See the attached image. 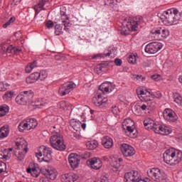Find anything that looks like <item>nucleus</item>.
<instances>
[{
  "mask_svg": "<svg viewBox=\"0 0 182 182\" xmlns=\"http://www.w3.org/2000/svg\"><path fill=\"white\" fill-rule=\"evenodd\" d=\"M160 20L164 25H177L180 21L178 10L172 9L164 11L161 16Z\"/></svg>",
  "mask_w": 182,
  "mask_h": 182,
  "instance_id": "obj_1",
  "label": "nucleus"
},
{
  "mask_svg": "<svg viewBox=\"0 0 182 182\" xmlns=\"http://www.w3.org/2000/svg\"><path fill=\"white\" fill-rule=\"evenodd\" d=\"M50 146L53 149L63 151L66 149V145L63 143V136L59 133V131L53 130L52 136L50 138Z\"/></svg>",
  "mask_w": 182,
  "mask_h": 182,
  "instance_id": "obj_2",
  "label": "nucleus"
},
{
  "mask_svg": "<svg viewBox=\"0 0 182 182\" xmlns=\"http://www.w3.org/2000/svg\"><path fill=\"white\" fill-rule=\"evenodd\" d=\"M122 129L125 131V134L128 137L134 139L137 137V129L134 125V121L130 118H127L122 122Z\"/></svg>",
  "mask_w": 182,
  "mask_h": 182,
  "instance_id": "obj_3",
  "label": "nucleus"
},
{
  "mask_svg": "<svg viewBox=\"0 0 182 182\" xmlns=\"http://www.w3.org/2000/svg\"><path fill=\"white\" fill-rule=\"evenodd\" d=\"M147 175L150 178L156 182H167V175L161 172L158 168H149L147 171Z\"/></svg>",
  "mask_w": 182,
  "mask_h": 182,
  "instance_id": "obj_4",
  "label": "nucleus"
},
{
  "mask_svg": "<svg viewBox=\"0 0 182 182\" xmlns=\"http://www.w3.org/2000/svg\"><path fill=\"white\" fill-rule=\"evenodd\" d=\"M35 93L32 90L23 91L16 97L18 105L25 106L26 103H32Z\"/></svg>",
  "mask_w": 182,
  "mask_h": 182,
  "instance_id": "obj_5",
  "label": "nucleus"
},
{
  "mask_svg": "<svg viewBox=\"0 0 182 182\" xmlns=\"http://www.w3.org/2000/svg\"><path fill=\"white\" fill-rule=\"evenodd\" d=\"M37 158L41 159L46 163H49L52 160V151L50 148H48L45 146H40L37 152H36Z\"/></svg>",
  "mask_w": 182,
  "mask_h": 182,
  "instance_id": "obj_6",
  "label": "nucleus"
},
{
  "mask_svg": "<svg viewBox=\"0 0 182 182\" xmlns=\"http://www.w3.org/2000/svg\"><path fill=\"white\" fill-rule=\"evenodd\" d=\"M60 21L62 22V24L55 25V35L59 36L60 35V33H62L63 26L64 30L66 32H70V21L69 20V17H68L66 14H63V16H61Z\"/></svg>",
  "mask_w": 182,
  "mask_h": 182,
  "instance_id": "obj_7",
  "label": "nucleus"
},
{
  "mask_svg": "<svg viewBox=\"0 0 182 182\" xmlns=\"http://www.w3.org/2000/svg\"><path fill=\"white\" fill-rule=\"evenodd\" d=\"M42 174L46 176L47 178H43L40 180L41 182H50V180H55L56 178V176H58V172H56V169L52 167H48L42 171ZM49 178V179H48Z\"/></svg>",
  "mask_w": 182,
  "mask_h": 182,
  "instance_id": "obj_8",
  "label": "nucleus"
},
{
  "mask_svg": "<svg viewBox=\"0 0 182 182\" xmlns=\"http://www.w3.org/2000/svg\"><path fill=\"white\" fill-rule=\"evenodd\" d=\"M75 87H76L75 82L68 81L60 87L58 93L60 96H66V95H69Z\"/></svg>",
  "mask_w": 182,
  "mask_h": 182,
  "instance_id": "obj_9",
  "label": "nucleus"
},
{
  "mask_svg": "<svg viewBox=\"0 0 182 182\" xmlns=\"http://www.w3.org/2000/svg\"><path fill=\"white\" fill-rule=\"evenodd\" d=\"M141 21H143V17L141 16H138L136 17H134L127 21L126 26L129 31L134 32L137 31V28H139V25H140V22H141Z\"/></svg>",
  "mask_w": 182,
  "mask_h": 182,
  "instance_id": "obj_10",
  "label": "nucleus"
},
{
  "mask_svg": "<svg viewBox=\"0 0 182 182\" xmlns=\"http://www.w3.org/2000/svg\"><path fill=\"white\" fill-rule=\"evenodd\" d=\"M1 50L9 55V56H11V55H19V53L22 52V49L21 48L14 47L8 44L2 46Z\"/></svg>",
  "mask_w": 182,
  "mask_h": 182,
  "instance_id": "obj_11",
  "label": "nucleus"
},
{
  "mask_svg": "<svg viewBox=\"0 0 182 182\" xmlns=\"http://www.w3.org/2000/svg\"><path fill=\"white\" fill-rule=\"evenodd\" d=\"M120 150L124 157H133V156L136 154V150L134 148L127 144H121Z\"/></svg>",
  "mask_w": 182,
  "mask_h": 182,
  "instance_id": "obj_12",
  "label": "nucleus"
},
{
  "mask_svg": "<svg viewBox=\"0 0 182 182\" xmlns=\"http://www.w3.org/2000/svg\"><path fill=\"white\" fill-rule=\"evenodd\" d=\"M161 48H163L161 43L153 42L146 45L144 50L146 53L154 54L157 53Z\"/></svg>",
  "mask_w": 182,
  "mask_h": 182,
  "instance_id": "obj_13",
  "label": "nucleus"
},
{
  "mask_svg": "<svg viewBox=\"0 0 182 182\" xmlns=\"http://www.w3.org/2000/svg\"><path fill=\"white\" fill-rule=\"evenodd\" d=\"M163 114L164 119H165L166 122H170V123H174L178 119L177 114H176L174 111L168 108L164 109Z\"/></svg>",
  "mask_w": 182,
  "mask_h": 182,
  "instance_id": "obj_14",
  "label": "nucleus"
},
{
  "mask_svg": "<svg viewBox=\"0 0 182 182\" xmlns=\"http://www.w3.org/2000/svg\"><path fill=\"white\" fill-rule=\"evenodd\" d=\"M176 153H177L176 149L174 148H170L164 153V161L166 164L172 165L173 159L176 156Z\"/></svg>",
  "mask_w": 182,
  "mask_h": 182,
  "instance_id": "obj_15",
  "label": "nucleus"
},
{
  "mask_svg": "<svg viewBox=\"0 0 182 182\" xmlns=\"http://www.w3.org/2000/svg\"><path fill=\"white\" fill-rule=\"evenodd\" d=\"M136 95H138V97L139 99H142V100H144V102H150L153 100L154 97H156V96H154V95L151 94L150 92L146 91L145 92L143 90H137Z\"/></svg>",
  "mask_w": 182,
  "mask_h": 182,
  "instance_id": "obj_16",
  "label": "nucleus"
},
{
  "mask_svg": "<svg viewBox=\"0 0 182 182\" xmlns=\"http://www.w3.org/2000/svg\"><path fill=\"white\" fill-rule=\"evenodd\" d=\"M87 165L94 170H99L102 168V166H103L102 164V160L96 157L87 160Z\"/></svg>",
  "mask_w": 182,
  "mask_h": 182,
  "instance_id": "obj_17",
  "label": "nucleus"
},
{
  "mask_svg": "<svg viewBox=\"0 0 182 182\" xmlns=\"http://www.w3.org/2000/svg\"><path fill=\"white\" fill-rule=\"evenodd\" d=\"M140 177L137 171H132L124 174L125 182H138Z\"/></svg>",
  "mask_w": 182,
  "mask_h": 182,
  "instance_id": "obj_18",
  "label": "nucleus"
},
{
  "mask_svg": "<svg viewBox=\"0 0 182 182\" xmlns=\"http://www.w3.org/2000/svg\"><path fill=\"white\" fill-rule=\"evenodd\" d=\"M154 132L158 134H162V136H166L171 133V129L168 127H163L161 124L155 125V129Z\"/></svg>",
  "mask_w": 182,
  "mask_h": 182,
  "instance_id": "obj_19",
  "label": "nucleus"
},
{
  "mask_svg": "<svg viewBox=\"0 0 182 182\" xmlns=\"http://www.w3.org/2000/svg\"><path fill=\"white\" fill-rule=\"evenodd\" d=\"M68 161L72 168H77L80 163V159L79 156L75 154H70L68 156Z\"/></svg>",
  "mask_w": 182,
  "mask_h": 182,
  "instance_id": "obj_20",
  "label": "nucleus"
},
{
  "mask_svg": "<svg viewBox=\"0 0 182 182\" xmlns=\"http://www.w3.org/2000/svg\"><path fill=\"white\" fill-rule=\"evenodd\" d=\"M79 178V176L73 173H65L61 176L62 182H75Z\"/></svg>",
  "mask_w": 182,
  "mask_h": 182,
  "instance_id": "obj_21",
  "label": "nucleus"
},
{
  "mask_svg": "<svg viewBox=\"0 0 182 182\" xmlns=\"http://www.w3.org/2000/svg\"><path fill=\"white\" fill-rule=\"evenodd\" d=\"M107 102V98H104L102 97V94H98L97 96L92 97V103L95 104L97 107H100L102 105H105Z\"/></svg>",
  "mask_w": 182,
  "mask_h": 182,
  "instance_id": "obj_22",
  "label": "nucleus"
},
{
  "mask_svg": "<svg viewBox=\"0 0 182 182\" xmlns=\"http://www.w3.org/2000/svg\"><path fill=\"white\" fill-rule=\"evenodd\" d=\"M102 144L105 149H112L113 147V139L109 136H103L102 139Z\"/></svg>",
  "mask_w": 182,
  "mask_h": 182,
  "instance_id": "obj_23",
  "label": "nucleus"
},
{
  "mask_svg": "<svg viewBox=\"0 0 182 182\" xmlns=\"http://www.w3.org/2000/svg\"><path fill=\"white\" fill-rule=\"evenodd\" d=\"M15 150H28V142L23 139H21L16 142Z\"/></svg>",
  "mask_w": 182,
  "mask_h": 182,
  "instance_id": "obj_24",
  "label": "nucleus"
},
{
  "mask_svg": "<svg viewBox=\"0 0 182 182\" xmlns=\"http://www.w3.org/2000/svg\"><path fill=\"white\" fill-rule=\"evenodd\" d=\"M37 80H39V73H33L26 79V82L28 83V85L35 83V82H37Z\"/></svg>",
  "mask_w": 182,
  "mask_h": 182,
  "instance_id": "obj_25",
  "label": "nucleus"
},
{
  "mask_svg": "<svg viewBox=\"0 0 182 182\" xmlns=\"http://www.w3.org/2000/svg\"><path fill=\"white\" fill-rule=\"evenodd\" d=\"M182 160V151L180 150L176 149V154L174 155L173 159H172V165L171 166H176L181 163Z\"/></svg>",
  "mask_w": 182,
  "mask_h": 182,
  "instance_id": "obj_26",
  "label": "nucleus"
},
{
  "mask_svg": "<svg viewBox=\"0 0 182 182\" xmlns=\"http://www.w3.org/2000/svg\"><path fill=\"white\" fill-rule=\"evenodd\" d=\"M144 125L145 126V127H147L149 130L154 131L156 126H157V124H155L154 120L151 119V118H146L144 121Z\"/></svg>",
  "mask_w": 182,
  "mask_h": 182,
  "instance_id": "obj_27",
  "label": "nucleus"
},
{
  "mask_svg": "<svg viewBox=\"0 0 182 182\" xmlns=\"http://www.w3.org/2000/svg\"><path fill=\"white\" fill-rule=\"evenodd\" d=\"M28 153V150H19V149H15L14 151V156L17 158L18 160L20 161L23 160L25 159V154Z\"/></svg>",
  "mask_w": 182,
  "mask_h": 182,
  "instance_id": "obj_28",
  "label": "nucleus"
},
{
  "mask_svg": "<svg viewBox=\"0 0 182 182\" xmlns=\"http://www.w3.org/2000/svg\"><path fill=\"white\" fill-rule=\"evenodd\" d=\"M161 29V27L154 28L151 31V33L154 35V38H156L157 41H163L164 39L163 38V32L160 31L159 32V30Z\"/></svg>",
  "mask_w": 182,
  "mask_h": 182,
  "instance_id": "obj_29",
  "label": "nucleus"
},
{
  "mask_svg": "<svg viewBox=\"0 0 182 182\" xmlns=\"http://www.w3.org/2000/svg\"><path fill=\"white\" fill-rule=\"evenodd\" d=\"M99 90H101L102 93H105V92H107L109 90L112 92V84L109 82H104L100 85Z\"/></svg>",
  "mask_w": 182,
  "mask_h": 182,
  "instance_id": "obj_30",
  "label": "nucleus"
},
{
  "mask_svg": "<svg viewBox=\"0 0 182 182\" xmlns=\"http://www.w3.org/2000/svg\"><path fill=\"white\" fill-rule=\"evenodd\" d=\"M122 164H123V159L122 158L113 159L111 162V166L114 168H120Z\"/></svg>",
  "mask_w": 182,
  "mask_h": 182,
  "instance_id": "obj_31",
  "label": "nucleus"
},
{
  "mask_svg": "<svg viewBox=\"0 0 182 182\" xmlns=\"http://www.w3.org/2000/svg\"><path fill=\"white\" fill-rule=\"evenodd\" d=\"M27 126L28 127V130L32 129H36L38 126V121L36 119H27Z\"/></svg>",
  "mask_w": 182,
  "mask_h": 182,
  "instance_id": "obj_32",
  "label": "nucleus"
},
{
  "mask_svg": "<svg viewBox=\"0 0 182 182\" xmlns=\"http://www.w3.org/2000/svg\"><path fill=\"white\" fill-rule=\"evenodd\" d=\"M70 126L75 130V132H79L80 130V126H82V122L76 121L75 119L70 120Z\"/></svg>",
  "mask_w": 182,
  "mask_h": 182,
  "instance_id": "obj_33",
  "label": "nucleus"
},
{
  "mask_svg": "<svg viewBox=\"0 0 182 182\" xmlns=\"http://www.w3.org/2000/svg\"><path fill=\"white\" fill-rule=\"evenodd\" d=\"M99 146V142L96 140L90 141L86 143V146L88 150H95Z\"/></svg>",
  "mask_w": 182,
  "mask_h": 182,
  "instance_id": "obj_34",
  "label": "nucleus"
},
{
  "mask_svg": "<svg viewBox=\"0 0 182 182\" xmlns=\"http://www.w3.org/2000/svg\"><path fill=\"white\" fill-rule=\"evenodd\" d=\"M9 134V128L8 127H3L0 129V140L8 137Z\"/></svg>",
  "mask_w": 182,
  "mask_h": 182,
  "instance_id": "obj_35",
  "label": "nucleus"
},
{
  "mask_svg": "<svg viewBox=\"0 0 182 182\" xmlns=\"http://www.w3.org/2000/svg\"><path fill=\"white\" fill-rule=\"evenodd\" d=\"M38 66V63L36 61H33V63H30L26 67V73H31L35 68Z\"/></svg>",
  "mask_w": 182,
  "mask_h": 182,
  "instance_id": "obj_36",
  "label": "nucleus"
},
{
  "mask_svg": "<svg viewBox=\"0 0 182 182\" xmlns=\"http://www.w3.org/2000/svg\"><path fill=\"white\" fill-rule=\"evenodd\" d=\"M9 113V107L8 105L0 106V117H4L6 114Z\"/></svg>",
  "mask_w": 182,
  "mask_h": 182,
  "instance_id": "obj_37",
  "label": "nucleus"
},
{
  "mask_svg": "<svg viewBox=\"0 0 182 182\" xmlns=\"http://www.w3.org/2000/svg\"><path fill=\"white\" fill-rule=\"evenodd\" d=\"M19 132H23V130H29L28 127V122L26 120L23 121L18 125Z\"/></svg>",
  "mask_w": 182,
  "mask_h": 182,
  "instance_id": "obj_38",
  "label": "nucleus"
},
{
  "mask_svg": "<svg viewBox=\"0 0 182 182\" xmlns=\"http://www.w3.org/2000/svg\"><path fill=\"white\" fill-rule=\"evenodd\" d=\"M39 174H41V169L37 167L36 166L33 165V167H32V174L31 176L33 177H39Z\"/></svg>",
  "mask_w": 182,
  "mask_h": 182,
  "instance_id": "obj_39",
  "label": "nucleus"
},
{
  "mask_svg": "<svg viewBox=\"0 0 182 182\" xmlns=\"http://www.w3.org/2000/svg\"><path fill=\"white\" fill-rule=\"evenodd\" d=\"M134 109L135 110H142V112H146V110H149V104L145 103L141 105L135 106Z\"/></svg>",
  "mask_w": 182,
  "mask_h": 182,
  "instance_id": "obj_40",
  "label": "nucleus"
},
{
  "mask_svg": "<svg viewBox=\"0 0 182 182\" xmlns=\"http://www.w3.org/2000/svg\"><path fill=\"white\" fill-rule=\"evenodd\" d=\"M112 53L109 51L107 53H98L92 57V59H97V58H106L107 56H112Z\"/></svg>",
  "mask_w": 182,
  "mask_h": 182,
  "instance_id": "obj_41",
  "label": "nucleus"
},
{
  "mask_svg": "<svg viewBox=\"0 0 182 182\" xmlns=\"http://www.w3.org/2000/svg\"><path fill=\"white\" fill-rule=\"evenodd\" d=\"M104 68H105V64L101 63V64L97 65L94 68V72H95V73H97V75H100V73H102V72H103Z\"/></svg>",
  "mask_w": 182,
  "mask_h": 182,
  "instance_id": "obj_42",
  "label": "nucleus"
},
{
  "mask_svg": "<svg viewBox=\"0 0 182 182\" xmlns=\"http://www.w3.org/2000/svg\"><path fill=\"white\" fill-rule=\"evenodd\" d=\"M158 32L160 33V32H162V36L164 39H166V38H168V36L170 35V32L166 28H161Z\"/></svg>",
  "mask_w": 182,
  "mask_h": 182,
  "instance_id": "obj_43",
  "label": "nucleus"
},
{
  "mask_svg": "<svg viewBox=\"0 0 182 182\" xmlns=\"http://www.w3.org/2000/svg\"><path fill=\"white\" fill-rule=\"evenodd\" d=\"M174 102L177 103V105H181L182 103V97L178 93H175L173 95Z\"/></svg>",
  "mask_w": 182,
  "mask_h": 182,
  "instance_id": "obj_44",
  "label": "nucleus"
},
{
  "mask_svg": "<svg viewBox=\"0 0 182 182\" xmlns=\"http://www.w3.org/2000/svg\"><path fill=\"white\" fill-rule=\"evenodd\" d=\"M48 77V73L45 70H41L40 73H38V79L40 80H45Z\"/></svg>",
  "mask_w": 182,
  "mask_h": 182,
  "instance_id": "obj_45",
  "label": "nucleus"
},
{
  "mask_svg": "<svg viewBox=\"0 0 182 182\" xmlns=\"http://www.w3.org/2000/svg\"><path fill=\"white\" fill-rule=\"evenodd\" d=\"M13 96H14V92L8 91L4 95L3 99L4 100H8V99H11Z\"/></svg>",
  "mask_w": 182,
  "mask_h": 182,
  "instance_id": "obj_46",
  "label": "nucleus"
},
{
  "mask_svg": "<svg viewBox=\"0 0 182 182\" xmlns=\"http://www.w3.org/2000/svg\"><path fill=\"white\" fill-rule=\"evenodd\" d=\"M4 155V161L6 160H9L11 159V152L8 151V149H3Z\"/></svg>",
  "mask_w": 182,
  "mask_h": 182,
  "instance_id": "obj_47",
  "label": "nucleus"
},
{
  "mask_svg": "<svg viewBox=\"0 0 182 182\" xmlns=\"http://www.w3.org/2000/svg\"><path fill=\"white\" fill-rule=\"evenodd\" d=\"M60 107L63 109V110H68V107H69V103L66 102V101H61L60 102Z\"/></svg>",
  "mask_w": 182,
  "mask_h": 182,
  "instance_id": "obj_48",
  "label": "nucleus"
},
{
  "mask_svg": "<svg viewBox=\"0 0 182 182\" xmlns=\"http://www.w3.org/2000/svg\"><path fill=\"white\" fill-rule=\"evenodd\" d=\"M6 171V164L0 161V174Z\"/></svg>",
  "mask_w": 182,
  "mask_h": 182,
  "instance_id": "obj_49",
  "label": "nucleus"
},
{
  "mask_svg": "<svg viewBox=\"0 0 182 182\" xmlns=\"http://www.w3.org/2000/svg\"><path fill=\"white\" fill-rule=\"evenodd\" d=\"M136 60H137L136 59V55H129V59H128L129 63H132V65H134V63H136Z\"/></svg>",
  "mask_w": 182,
  "mask_h": 182,
  "instance_id": "obj_50",
  "label": "nucleus"
},
{
  "mask_svg": "<svg viewBox=\"0 0 182 182\" xmlns=\"http://www.w3.org/2000/svg\"><path fill=\"white\" fill-rule=\"evenodd\" d=\"M54 23H53V21H48L46 23V28H48V29H51V28H53L54 26Z\"/></svg>",
  "mask_w": 182,
  "mask_h": 182,
  "instance_id": "obj_51",
  "label": "nucleus"
},
{
  "mask_svg": "<svg viewBox=\"0 0 182 182\" xmlns=\"http://www.w3.org/2000/svg\"><path fill=\"white\" fill-rule=\"evenodd\" d=\"M111 110L113 114H118L119 113V108L116 105L112 106Z\"/></svg>",
  "mask_w": 182,
  "mask_h": 182,
  "instance_id": "obj_52",
  "label": "nucleus"
},
{
  "mask_svg": "<svg viewBox=\"0 0 182 182\" xmlns=\"http://www.w3.org/2000/svg\"><path fill=\"white\" fill-rule=\"evenodd\" d=\"M73 136L75 137V139H77V140H79V139H80L81 137L80 131H77V132H74L73 134Z\"/></svg>",
  "mask_w": 182,
  "mask_h": 182,
  "instance_id": "obj_53",
  "label": "nucleus"
},
{
  "mask_svg": "<svg viewBox=\"0 0 182 182\" xmlns=\"http://www.w3.org/2000/svg\"><path fill=\"white\" fill-rule=\"evenodd\" d=\"M114 63L117 66H122V60H120V58H116L114 60Z\"/></svg>",
  "mask_w": 182,
  "mask_h": 182,
  "instance_id": "obj_54",
  "label": "nucleus"
},
{
  "mask_svg": "<svg viewBox=\"0 0 182 182\" xmlns=\"http://www.w3.org/2000/svg\"><path fill=\"white\" fill-rule=\"evenodd\" d=\"M6 87H5V84L4 82H0V92H5Z\"/></svg>",
  "mask_w": 182,
  "mask_h": 182,
  "instance_id": "obj_55",
  "label": "nucleus"
},
{
  "mask_svg": "<svg viewBox=\"0 0 182 182\" xmlns=\"http://www.w3.org/2000/svg\"><path fill=\"white\" fill-rule=\"evenodd\" d=\"M100 182H109V178L106 176H102L101 177V181Z\"/></svg>",
  "mask_w": 182,
  "mask_h": 182,
  "instance_id": "obj_56",
  "label": "nucleus"
},
{
  "mask_svg": "<svg viewBox=\"0 0 182 182\" xmlns=\"http://www.w3.org/2000/svg\"><path fill=\"white\" fill-rule=\"evenodd\" d=\"M46 2V0H41V2L38 4V7L43 8V6H45Z\"/></svg>",
  "mask_w": 182,
  "mask_h": 182,
  "instance_id": "obj_57",
  "label": "nucleus"
},
{
  "mask_svg": "<svg viewBox=\"0 0 182 182\" xmlns=\"http://www.w3.org/2000/svg\"><path fill=\"white\" fill-rule=\"evenodd\" d=\"M82 159H89L90 157V153H85L82 155Z\"/></svg>",
  "mask_w": 182,
  "mask_h": 182,
  "instance_id": "obj_58",
  "label": "nucleus"
},
{
  "mask_svg": "<svg viewBox=\"0 0 182 182\" xmlns=\"http://www.w3.org/2000/svg\"><path fill=\"white\" fill-rule=\"evenodd\" d=\"M4 154V151L0 150V159H1V160H4V161H5V156Z\"/></svg>",
  "mask_w": 182,
  "mask_h": 182,
  "instance_id": "obj_59",
  "label": "nucleus"
},
{
  "mask_svg": "<svg viewBox=\"0 0 182 182\" xmlns=\"http://www.w3.org/2000/svg\"><path fill=\"white\" fill-rule=\"evenodd\" d=\"M151 77V79L153 80H159V77H160V75H154Z\"/></svg>",
  "mask_w": 182,
  "mask_h": 182,
  "instance_id": "obj_60",
  "label": "nucleus"
},
{
  "mask_svg": "<svg viewBox=\"0 0 182 182\" xmlns=\"http://www.w3.org/2000/svg\"><path fill=\"white\" fill-rule=\"evenodd\" d=\"M16 19V18L15 17H11V18H9V20L7 22L11 24V23H12L13 22H15Z\"/></svg>",
  "mask_w": 182,
  "mask_h": 182,
  "instance_id": "obj_61",
  "label": "nucleus"
},
{
  "mask_svg": "<svg viewBox=\"0 0 182 182\" xmlns=\"http://www.w3.org/2000/svg\"><path fill=\"white\" fill-rule=\"evenodd\" d=\"M149 181V178H146V179H141V176L139 177V179L138 180V181L136 182H148Z\"/></svg>",
  "mask_w": 182,
  "mask_h": 182,
  "instance_id": "obj_62",
  "label": "nucleus"
},
{
  "mask_svg": "<svg viewBox=\"0 0 182 182\" xmlns=\"http://www.w3.org/2000/svg\"><path fill=\"white\" fill-rule=\"evenodd\" d=\"M134 79L140 80V79H141V75H134Z\"/></svg>",
  "mask_w": 182,
  "mask_h": 182,
  "instance_id": "obj_63",
  "label": "nucleus"
},
{
  "mask_svg": "<svg viewBox=\"0 0 182 182\" xmlns=\"http://www.w3.org/2000/svg\"><path fill=\"white\" fill-rule=\"evenodd\" d=\"M26 171H27V173H31V175H32V168H28L26 169Z\"/></svg>",
  "mask_w": 182,
  "mask_h": 182,
  "instance_id": "obj_64",
  "label": "nucleus"
}]
</instances>
